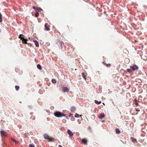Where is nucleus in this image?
<instances>
[{
  "mask_svg": "<svg viewBox=\"0 0 147 147\" xmlns=\"http://www.w3.org/2000/svg\"><path fill=\"white\" fill-rule=\"evenodd\" d=\"M22 39H24L25 40V41L26 42L28 40V39L27 38H24V37L22 38Z\"/></svg>",
  "mask_w": 147,
  "mask_h": 147,
  "instance_id": "cd10ccee",
  "label": "nucleus"
},
{
  "mask_svg": "<svg viewBox=\"0 0 147 147\" xmlns=\"http://www.w3.org/2000/svg\"><path fill=\"white\" fill-rule=\"evenodd\" d=\"M12 141H13L16 144H17L18 143L17 141H16V140H15L14 139H12Z\"/></svg>",
  "mask_w": 147,
  "mask_h": 147,
  "instance_id": "393cba45",
  "label": "nucleus"
},
{
  "mask_svg": "<svg viewBox=\"0 0 147 147\" xmlns=\"http://www.w3.org/2000/svg\"><path fill=\"white\" fill-rule=\"evenodd\" d=\"M45 30L47 31H49L50 30V29L49 27V26L48 25L47 23H45Z\"/></svg>",
  "mask_w": 147,
  "mask_h": 147,
  "instance_id": "20e7f679",
  "label": "nucleus"
},
{
  "mask_svg": "<svg viewBox=\"0 0 147 147\" xmlns=\"http://www.w3.org/2000/svg\"><path fill=\"white\" fill-rule=\"evenodd\" d=\"M23 35L22 34H20L19 36V38H21V39H22V36H23Z\"/></svg>",
  "mask_w": 147,
  "mask_h": 147,
  "instance_id": "c85d7f7f",
  "label": "nucleus"
},
{
  "mask_svg": "<svg viewBox=\"0 0 147 147\" xmlns=\"http://www.w3.org/2000/svg\"><path fill=\"white\" fill-rule=\"evenodd\" d=\"M105 117V114L104 113H101L98 116V118L100 119H103Z\"/></svg>",
  "mask_w": 147,
  "mask_h": 147,
  "instance_id": "39448f33",
  "label": "nucleus"
},
{
  "mask_svg": "<svg viewBox=\"0 0 147 147\" xmlns=\"http://www.w3.org/2000/svg\"><path fill=\"white\" fill-rule=\"evenodd\" d=\"M37 67L40 70H41L42 69V67L40 65L38 64L37 65Z\"/></svg>",
  "mask_w": 147,
  "mask_h": 147,
  "instance_id": "6ab92c4d",
  "label": "nucleus"
},
{
  "mask_svg": "<svg viewBox=\"0 0 147 147\" xmlns=\"http://www.w3.org/2000/svg\"><path fill=\"white\" fill-rule=\"evenodd\" d=\"M131 141H132V142H133L134 143V142H136V143H137L136 140L135 139H134V138L131 137Z\"/></svg>",
  "mask_w": 147,
  "mask_h": 147,
  "instance_id": "9d476101",
  "label": "nucleus"
},
{
  "mask_svg": "<svg viewBox=\"0 0 147 147\" xmlns=\"http://www.w3.org/2000/svg\"><path fill=\"white\" fill-rule=\"evenodd\" d=\"M0 133L2 137H6V132L4 130L2 129L0 131Z\"/></svg>",
  "mask_w": 147,
  "mask_h": 147,
  "instance_id": "7ed1b4c3",
  "label": "nucleus"
},
{
  "mask_svg": "<svg viewBox=\"0 0 147 147\" xmlns=\"http://www.w3.org/2000/svg\"><path fill=\"white\" fill-rule=\"evenodd\" d=\"M37 7H35V6H34L33 7V9H35L36 10Z\"/></svg>",
  "mask_w": 147,
  "mask_h": 147,
  "instance_id": "7c9ffc66",
  "label": "nucleus"
},
{
  "mask_svg": "<svg viewBox=\"0 0 147 147\" xmlns=\"http://www.w3.org/2000/svg\"><path fill=\"white\" fill-rule=\"evenodd\" d=\"M82 77L85 80H86V76H85V75L84 74V73H82Z\"/></svg>",
  "mask_w": 147,
  "mask_h": 147,
  "instance_id": "f3484780",
  "label": "nucleus"
},
{
  "mask_svg": "<svg viewBox=\"0 0 147 147\" xmlns=\"http://www.w3.org/2000/svg\"><path fill=\"white\" fill-rule=\"evenodd\" d=\"M135 104L136 105V106H138V102H136V103H135Z\"/></svg>",
  "mask_w": 147,
  "mask_h": 147,
  "instance_id": "473e14b6",
  "label": "nucleus"
},
{
  "mask_svg": "<svg viewBox=\"0 0 147 147\" xmlns=\"http://www.w3.org/2000/svg\"><path fill=\"white\" fill-rule=\"evenodd\" d=\"M55 116L57 117H64L65 115L63 113L59 112H56L54 113Z\"/></svg>",
  "mask_w": 147,
  "mask_h": 147,
  "instance_id": "f257e3e1",
  "label": "nucleus"
},
{
  "mask_svg": "<svg viewBox=\"0 0 147 147\" xmlns=\"http://www.w3.org/2000/svg\"><path fill=\"white\" fill-rule=\"evenodd\" d=\"M82 115H80V117H82Z\"/></svg>",
  "mask_w": 147,
  "mask_h": 147,
  "instance_id": "e433bc0d",
  "label": "nucleus"
},
{
  "mask_svg": "<svg viewBox=\"0 0 147 147\" xmlns=\"http://www.w3.org/2000/svg\"><path fill=\"white\" fill-rule=\"evenodd\" d=\"M59 147H63L61 145H59Z\"/></svg>",
  "mask_w": 147,
  "mask_h": 147,
  "instance_id": "72a5a7b5",
  "label": "nucleus"
},
{
  "mask_svg": "<svg viewBox=\"0 0 147 147\" xmlns=\"http://www.w3.org/2000/svg\"><path fill=\"white\" fill-rule=\"evenodd\" d=\"M34 42L35 43L36 46L38 47L39 46L38 42L36 40H33Z\"/></svg>",
  "mask_w": 147,
  "mask_h": 147,
  "instance_id": "0eeeda50",
  "label": "nucleus"
},
{
  "mask_svg": "<svg viewBox=\"0 0 147 147\" xmlns=\"http://www.w3.org/2000/svg\"><path fill=\"white\" fill-rule=\"evenodd\" d=\"M127 71L128 72L130 73L131 74H132L133 73V72L132 69H127Z\"/></svg>",
  "mask_w": 147,
  "mask_h": 147,
  "instance_id": "9b49d317",
  "label": "nucleus"
},
{
  "mask_svg": "<svg viewBox=\"0 0 147 147\" xmlns=\"http://www.w3.org/2000/svg\"><path fill=\"white\" fill-rule=\"evenodd\" d=\"M75 117L79 118L80 117V115L77 113H76L75 115Z\"/></svg>",
  "mask_w": 147,
  "mask_h": 147,
  "instance_id": "aec40b11",
  "label": "nucleus"
},
{
  "mask_svg": "<svg viewBox=\"0 0 147 147\" xmlns=\"http://www.w3.org/2000/svg\"><path fill=\"white\" fill-rule=\"evenodd\" d=\"M48 139V141L49 142H51V141H53V139L52 138H49Z\"/></svg>",
  "mask_w": 147,
  "mask_h": 147,
  "instance_id": "bb28decb",
  "label": "nucleus"
},
{
  "mask_svg": "<svg viewBox=\"0 0 147 147\" xmlns=\"http://www.w3.org/2000/svg\"><path fill=\"white\" fill-rule=\"evenodd\" d=\"M95 103L97 104H100L101 103V101H98V100H94Z\"/></svg>",
  "mask_w": 147,
  "mask_h": 147,
  "instance_id": "2eb2a0df",
  "label": "nucleus"
},
{
  "mask_svg": "<svg viewBox=\"0 0 147 147\" xmlns=\"http://www.w3.org/2000/svg\"><path fill=\"white\" fill-rule=\"evenodd\" d=\"M130 67L133 71H135L136 70H137L138 69V67L135 65L133 66H131Z\"/></svg>",
  "mask_w": 147,
  "mask_h": 147,
  "instance_id": "f03ea898",
  "label": "nucleus"
},
{
  "mask_svg": "<svg viewBox=\"0 0 147 147\" xmlns=\"http://www.w3.org/2000/svg\"><path fill=\"white\" fill-rule=\"evenodd\" d=\"M36 13L35 14V16L36 17H37L38 16L39 13L38 12H37L36 11Z\"/></svg>",
  "mask_w": 147,
  "mask_h": 147,
  "instance_id": "5701e85b",
  "label": "nucleus"
},
{
  "mask_svg": "<svg viewBox=\"0 0 147 147\" xmlns=\"http://www.w3.org/2000/svg\"><path fill=\"white\" fill-rule=\"evenodd\" d=\"M62 42L61 41H59L57 43V44L58 45L59 44L60 45V47H59V48H62Z\"/></svg>",
  "mask_w": 147,
  "mask_h": 147,
  "instance_id": "ddd939ff",
  "label": "nucleus"
},
{
  "mask_svg": "<svg viewBox=\"0 0 147 147\" xmlns=\"http://www.w3.org/2000/svg\"><path fill=\"white\" fill-rule=\"evenodd\" d=\"M82 142L84 144H87V140H86L85 139H82Z\"/></svg>",
  "mask_w": 147,
  "mask_h": 147,
  "instance_id": "1a4fd4ad",
  "label": "nucleus"
},
{
  "mask_svg": "<svg viewBox=\"0 0 147 147\" xmlns=\"http://www.w3.org/2000/svg\"><path fill=\"white\" fill-rule=\"evenodd\" d=\"M44 138L45 139H48L49 136L47 134H44Z\"/></svg>",
  "mask_w": 147,
  "mask_h": 147,
  "instance_id": "4468645a",
  "label": "nucleus"
},
{
  "mask_svg": "<svg viewBox=\"0 0 147 147\" xmlns=\"http://www.w3.org/2000/svg\"><path fill=\"white\" fill-rule=\"evenodd\" d=\"M51 81L53 83H55L56 82V80L54 79H52Z\"/></svg>",
  "mask_w": 147,
  "mask_h": 147,
  "instance_id": "4be33fe9",
  "label": "nucleus"
},
{
  "mask_svg": "<svg viewBox=\"0 0 147 147\" xmlns=\"http://www.w3.org/2000/svg\"><path fill=\"white\" fill-rule=\"evenodd\" d=\"M134 100H135V101H136V102H137V100H136V99H135Z\"/></svg>",
  "mask_w": 147,
  "mask_h": 147,
  "instance_id": "c9c22d12",
  "label": "nucleus"
},
{
  "mask_svg": "<svg viewBox=\"0 0 147 147\" xmlns=\"http://www.w3.org/2000/svg\"><path fill=\"white\" fill-rule=\"evenodd\" d=\"M2 18L1 17V15L0 13V22H1L2 21Z\"/></svg>",
  "mask_w": 147,
  "mask_h": 147,
  "instance_id": "c756f323",
  "label": "nucleus"
},
{
  "mask_svg": "<svg viewBox=\"0 0 147 147\" xmlns=\"http://www.w3.org/2000/svg\"><path fill=\"white\" fill-rule=\"evenodd\" d=\"M29 147H35V146L33 144H30L29 145Z\"/></svg>",
  "mask_w": 147,
  "mask_h": 147,
  "instance_id": "a878e982",
  "label": "nucleus"
},
{
  "mask_svg": "<svg viewBox=\"0 0 147 147\" xmlns=\"http://www.w3.org/2000/svg\"><path fill=\"white\" fill-rule=\"evenodd\" d=\"M22 42L23 43H25L26 44H27V42L25 41V40L24 39H22Z\"/></svg>",
  "mask_w": 147,
  "mask_h": 147,
  "instance_id": "b1692460",
  "label": "nucleus"
},
{
  "mask_svg": "<svg viewBox=\"0 0 147 147\" xmlns=\"http://www.w3.org/2000/svg\"><path fill=\"white\" fill-rule=\"evenodd\" d=\"M19 88L20 87L19 86H15V88L17 91L19 89Z\"/></svg>",
  "mask_w": 147,
  "mask_h": 147,
  "instance_id": "412c9836",
  "label": "nucleus"
},
{
  "mask_svg": "<svg viewBox=\"0 0 147 147\" xmlns=\"http://www.w3.org/2000/svg\"><path fill=\"white\" fill-rule=\"evenodd\" d=\"M76 110V108L74 107H72L71 108V110L72 111H74Z\"/></svg>",
  "mask_w": 147,
  "mask_h": 147,
  "instance_id": "dca6fc26",
  "label": "nucleus"
},
{
  "mask_svg": "<svg viewBox=\"0 0 147 147\" xmlns=\"http://www.w3.org/2000/svg\"><path fill=\"white\" fill-rule=\"evenodd\" d=\"M116 133L117 134H120L121 133L120 130L118 128L115 129Z\"/></svg>",
  "mask_w": 147,
  "mask_h": 147,
  "instance_id": "f8f14e48",
  "label": "nucleus"
},
{
  "mask_svg": "<svg viewBox=\"0 0 147 147\" xmlns=\"http://www.w3.org/2000/svg\"><path fill=\"white\" fill-rule=\"evenodd\" d=\"M38 11H41L42 10V9L40 7H37L36 10Z\"/></svg>",
  "mask_w": 147,
  "mask_h": 147,
  "instance_id": "a211bd4d",
  "label": "nucleus"
},
{
  "mask_svg": "<svg viewBox=\"0 0 147 147\" xmlns=\"http://www.w3.org/2000/svg\"><path fill=\"white\" fill-rule=\"evenodd\" d=\"M67 132L68 134L70 136H72L73 135V134L69 129H68L67 131Z\"/></svg>",
  "mask_w": 147,
  "mask_h": 147,
  "instance_id": "6e6552de",
  "label": "nucleus"
},
{
  "mask_svg": "<svg viewBox=\"0 0 147 147\" xmlns=\"http://www.w3.org/2000/svg\"><path fill=\"white\" fill-rule=\"evenodd\" d=\"M110 65H110V64H107V67H109V66H110Z\"/></svg>",
  "mask_w": 147,
  "mask_h": 147,
  "instance_id": "2f4dec72",
  "label": "nucleus"
},
{
  "mask_svg": "<svg viewBox=\"0 0 147 147\" xmlns=\"http://www.w3.org/2000/svg\"><path fill=\"white\" fill-rule=\"evenodd\" d=\"M69 90V89L67 87H63V92H67Z\"/></svg>",
  "mask_w": 147,
  "mask_h": 147,
  "instance_id": "423d86ee",
  "label": "nucleus"
},
{
  "mask_svg": "<svg viewBox=\"0 0 147 147\" xmlns=\"http://www.w3.org/2000/svg\"><path fill=\"white\" fill-rule=\"evenodd\" d=\"M47 121H49V119L48 118H47Z\"/></svg>",
  "mask_w": 147,
  "mask_h": 147,
  "instance_id": "f704fd0d",
  "label": "nucleus"
}]
</instances>
